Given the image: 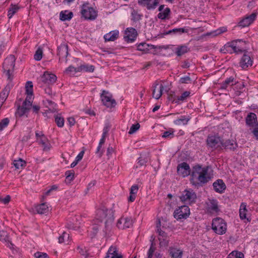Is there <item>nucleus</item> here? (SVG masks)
<instances>
[{"label":"nucleus","mask_w":258,"mask_h":258,"mask_svg":"<svg viewBox=\"0 0 258 258\" xmlns=\"http://www.w3.org/2000/svg\"><path fill=\"white\" fill-rule=\"evenodd\" d=\"M241 46V45H237V46L236 47V49H234L233 52L236 53L244 52L245 51V49L244 48H242Z\"/></svg>","instance_id":"62"},{"label":"nucleus","mask_w":258,"mask_h":258,"mask_svg":"<svg viewBox=\"0 0 258 258\" xmlns=\"http://www.w3.org/2000/svg\"><path fill=\"white\" fill-rule=\"evenodd\" d=\"M119 31L118 30L111 31L104 36L105 41H113L118 37Z\"/></svg>","instance_id":"23"},{"label":"nucleus","mask_w":258,"mask_h":258,"mask_svg":"<svg viewBox=\"0 0 258 258\" xmlns=\"http://www.w3.org/2000/svg\"><path fill=\"white\" fill-rule=\"evenodd\" d=\"M208 208L212 212H217L219 211L217 201L215 199H210Z\"/></svg>","instance_id":"29"},{"label":"nucleus","mask_w":258,"mask_h":258,"mask_svg":"<svg viewBox=\"0 0 258 258\" xmlns=\"http://www.w3.org/2000/svg\"><path fill=\"white\" fill-rule=\"evenodd\" d=\"M81 13L86 20H94L97 17V12L89 6V3L84 4L81 7Z\"/></svg>","instance_id":"5"},{"label":"nucleus","mask_w":258,"mask_h":258,"mask_svg":"<svg viewBox=\"0 0 258 258\" xmlns=\"http://www.w3.org/2000/svg\"><path fill=\"white\" fill-rule=\"evenodd\" d=\"M30 109V108H28L26 106H24L23 104L22 106H19L17 109V114L20 116H22L24 115L26 113H27L28 110Z\"/></svg>","instance_id":"38"},{"label":"nucleus","mask_w":258,"mask_h":258,"mask_svg":"<svg viewBox=\"0 0 258 258\" xmlns=\"http://www.w3.org/2000/svg\"><path fill=\"white\" fill-rule=\"evenodd\" d=\"M221 145L224 148V149L231 151L235 150L237 147V143L233 140H227L225 141L222 140V142H221Z\"/></svg>","instance_id":"17"},{"label":"nucleus","mask_w":258,"mask_h":258,"mask_svg":"<svg viewBox=\"0 0 258 258\" xmlns=\"http://www.w3.org/2000/svg\"><path fill=\"white\" fill-rule=\"evenodd\" d=\"M253 61L248 54L244 53L241 57L239 64L243 69H246L252 64Z\"/></svg>","instance_id":"15"},{"label":"nucleus","mask_w":258,"mask_h":258,"mask_svg":"<svg viewBox=\"0 0 258 258\" xmlns=\"http://www.w3.org/2000/svg\"><path fill=\"white\" fill-rule=\"evenodd\" d=\"M19 9V8L17 5H11V7L8 11V16H9V18H11Z\"/></svg>","instance_id":"39"},{"label":"nucleus","mask_w":258,"mask_h":258,"mask_svg":"<svg viewBox=\"0 0 258 258\" xmlns=\"http://www.w3.org/2000/svg\"><path fill=\"white\" fill-rule=\"evenodd\" d=\"M158 84H156L154 86V89L153 90L152 96L153 97L155 98L156 99H158L160 98L162 94V91L163 90L164 87L161 84L159 87V88L157 90V86Z\"/></svg>","instance_id":"26"},{"label":"nucleus","mask_w":258,"mask_h":258,"mask_svg":"<svg viewBox=\"0 0 258 258\" xmlns=\"http://www.w3.org/2000/svg\"><path fill=\"white\" fill-rule=\"evenodd\" d=\"M256 13H253L249 16H246L242 19L238 23V26L242 28L248 26L255 19Z\"/></svg>","instance_id":"14"},{"label":"nucleus","mask_w":258,"mask_h":258,"mask_svg":"<svg viewBox=\"0 0 258 258\" xmlns=\"http://www.w3.org/2000/svg\"><path fill=\"white\" fill-rule=\"evenodd\" d=\"M133 225V220L131 218L121 217L116 223V226L119 229H124L130 228Z\"/></svg>","instance_id":"12"},{"label":"nucleus","mask_w":258,"mask_h":258,"mask_svg":"<svg viewBox=\"0 0 258 258\" xmlns=\"http://www.w3.org/2000/svg\"><path fill=\"white\" fill-rule=\"evenodd\" d=\"M138 33L134 28H128L125 31L124 38L127 42L134 41L137 36Z\"/></svg>","instance_id":"13"},{"label":"nucleus","mask_w":258,"mask_h":258,"mask_svg":"<svg viewBox=\"0 0 258 258\" xmlns=\"http://www.w3.org/2000/svg\"><path fill=\"white\" fill-rule=\"evenodd\" d=\"M190 215V210L187 206L183 205L178 207L174 212V217L177 220L186 219Z\"/></svg>","instance_id":"8"},{"label":"nucleus","mask_w":258,"mask_h":258,"mask_svg":"<svg viewBox=\"0 0 258 258\" xmlns=\"http://www.w3.org/2000/svg\"><path fill=\"white\" fill-rule=\"evenodd\" d=\"M191 171L189 165L186 162H182L177 166V172L179 175L183 177L190 175Z\"/></svg>","instance_id":"11"},{"label":"nucleus","mask_w":258,"mask_h":258,"mask_svg":"<svg viewBox=\"0 0 258 258\" xmlns=\"http://www.w3.org/2000/svg\"><path fill=\"white\" fill-rule=\"evenodd\" d=\"M169 254L172 258H182L183 252L179 249L170 247L168 250Z\"/></svg>","instance_id":"24"},{"label":"nucleus","mask_w":258,"mask_h":258,"mask_svg":"<svg viewBox=\"0 0 258 258\" xmlns=\"http://www.w3.org/2000/svg\"><path fill=\"white\" fill-rule=\"evenodd\" d=\"M74 171H67L66 172V182L67 183H70L72 181L74 177Z\"/></svg>","instance_id":"43"},{"label":"nucleus","mask_w":258,"mask_h":258,"mask_svg":"<svg viewBox=\"0 0 258 258\" xmlns=\"http://www.w3.org/2000/svg\"><path fill=\"white\" fill-rule=\"evenodd\" d=\"M26 93L28 95H33V84L31 81H28L25 85Z\"/></svg>","instance_id":"42"},{"label":"nucleus","mask_w":258,"mask_h":258,"mask_svg":"<svg viewBox=\"0 0 258 258\" xmlns=\"http://www.w3.org/2000/svg\"><path fill=\"white\" fill-rule=\"evenodd\" d=\"M13 164L16 169H22L26 166V162L25 161L20 158L18 160H14Z\"/></svg>","instance_id":"36"},{"label":"nucleus","mask_w":258,"mask_h":258,"mask_svg":"<svg viewBox=\"0 0 258 258\" xmlns=\"http://www.w3.org/2000/svg\"><path fill=\"white\" fill-rule=\"evenodd\" d=\"M137 49L139 51H143L144 53H147L151 49V45L146 43H141L137 46Z\"/></svg>","instance_id":"35"},{"label":"nucleus","mask_w":258,"mask_h":258,"mask_svg":"<svg viewBox=\"0 0 258 258\" xmlns=\"http://www.w3.org/2000/svg\"><path fill=\"white\" fill-rule=\"evenodd\" d=\"M184 32H187V31L184 28H175V29H173L172 30H169L168 31L164 33V34L167 35V34H171L172 33H184Z\"/></svg>","instance_id":"45"},{"label":"nucleus","mask_w":258,"mask_h":258,"mask_svg":"<svg viewBox=\"0 0 258 258\" xmlns=\"http://www.w3.org/2000/svg\"><path fill=\"white\" fill-rule=\"evenodd\" d=\"M190 95V92L188 91L184 92L180 96H177V99L174 98L172 100V102H174L175 103H178L179 101H184Z\"/></svg>","instance_id":"37"},{"label":"nucleus","mask_w":258,"mask_h":258,"mask_svg":"<svg viewBox=\"0 0 258 258\" xmlns=\"http://www.w3.org/2000/svg\"><path fill=\"white\" fill-rule=\"evenodd\" d=\"M257 120L256 115L254 113H249L245 118L246 124L249 127H253L255 125Z\"/></svg>","instance_id":"20"},{"label":"nucleus","mask_w":258,"mask_h":258,"mask_svg":"<svg viewBox=\"0 0 258 258\" xmlns=\"http://www.w3.org/2000/svg\"><path fill=\"white\" fill-rule=\"evenodd\" d=\"M10 91V88L9 86H7L3 90V91L0 93V108L3 104L4 102L5 101L6 99L7 98L9 92Z\"/></svg>","instance_id":"27"},{"label":"nucleus","mask_w":258,"mask_h":258,"mask_svg":"<svg viewBox=\"0 0 258 258\" xmlns=\"http://www.w3.org/2000/svg\"><path fill=\"white\" fill-rule=\"evenodd\" d=\"M246 205L245 203H242L239 209V216L241 219H246Z\"/></svg>","instance_id":"31"},{"label":"nucleus","mask_w":258,"mask_h":258,"mask_svg":"<svg viewBox=\"0 0 258 258\" xmlns=\"http://www.w3.org/2000/svg\"><path fill=\"white\" fill-rule=\"evenodd\" d=\"M209 168V166L202 167L200 164L194 166L190 174V183L196 186H202L208 182L211 179L208 173Z\"/></svg>","instance_id":"1"},{"label":"nucleus","mask_w":258,"mask_h":258,"mask_svg":"<svg viewBox=\"0 0 258 258\" xmlns=\"http://www.w3.org/2000/svg\"><path fill=\"white\" fill-rule=\"evenodd\" d=\"M179 82L182 84H188L191 82V79L189 76H185L180 79Z\"/></svg>","instance_id":"55"},{"label":"nucleus","mask_w":258,"mask_h":258,"mask_svg":"<svg viewBox=\"0 0 258 258\" xmlns=\"http://www.w3.org/2000/svg\"><path fill=\"white\" fill-rule=\"evenodd\" d=\"M212 228L217 234H223L226 231V224L223 219L216 218L213 220Z\"/></svg>","instance_id":"7"},{"label":"nucleus","mask_w":258,"mask_h":258,"mask_svg":"<svg viewBox=\"0 0 258 258\" xmlns=\"http://www.w3.org/2000/svg\"><path fill=\"white\" fill-rule=\"evenodd\" d=\"M180 201L185 204L191 205L196 202L197 196L192 189H185L179 196Z\"/></svg>","instance_id":"6"},{"label":"nucleus","mask_w":258,"mask_h":258,"mask_svg":"<svg viewBox=\"0 0 258 258\" xmlns=\"http://www.w3.org/2000/svg\"><path fill=\"white\" fill-rule=\"evenodd\" d=\"M160 226V221H159V223L157 224V232L158 233L159 235L161 238H167V234L163 231H162L160 228H159V226Z\"/></svg>","instance_id":"50"},{"label":"nucleus","mask_w":258,"mask_h":258,"mask_svg":"<svg viewBox=\"0 0 258 258\" xmlns=\"http://www.w3.org/2000/svg\"><path fill=\"white\" fill-rule=\"evenodd\" d=\"M190 118L185 116H181L179 119L174 121V123L177 125H185L187 123Z\"/></svg>","instance_id":"34"},{"label":"nucleus","mask_w":258,"mask_h":258,"mask_svg":"<svg viewBox=\"0 0 258 258\" xmlns=\"http://www.w3.org/2000/svg\"><path fill=\"white\" fill-rule=\"evenodd\" d=\"M9 123V119L5 118L2 119L0 122V131H3L4 128L8 126Z\"/></svg>","instance_id":"48"},{"label":"nucleus","mask_w":258,"mask_h":258,"mask_svg":"<svg viewBox=\"0 0 258 258\" xmlns=\"http://www.w3.org/2000/svg\"><path fill=\"white\" fill-rule=\"evenodd\" d=\"M190 48H188L187 45H179L176 48L175 53L177 56H180L185 53L188 52Z\"/></svg>","instance_id":"28"},{"label":"nucleus","mask_w":258,"mask_h":258,"mask_svg":"<svg viewBox=\"0 0 258 258\" xmlns=\"http://www.w3.org/2000/svg\"><path fill=\"white\" fill-rule=\"evenodd\" d=\"M43 51L42 49L40 47H39L35 52V53L34 55V58L35 60L37 61L40 60L42 57Z\"/></svg>","instance_id":"46"},{"label":"nucleus","mask_w":258,"mask_h":258,"mask_svg":"<svg viewBox=\"0 0 258 258\" xmlns=\"http://www.w3.org/2000/svg\"><path fill=\"white\" fill-rule=\"evenodd\" d=\"M227 31V28L225 27H222L220 28L219 29H218L216 30L214 33H215V35L221 34L224 32H225Z\"/></svg>","instance_id":"59"},{"label":"nucleus","mask_w":258,"mask_h":258,"mask_svg":"<svg viewBox=\"0 0 258 258\" xmlns=\"http://www.w3.org/2000/svg\"><path fill=\"white\" fill-rule=\"evenodd\" d=\"M66 236H68V237H69V234H68L66 232H63L62 233V234L58 237V242L59 243H62L64 241V237Z\"/></svg>","instance_id":"63"},{"label":"nucleus","mask_w":258,"mask_h":258,"mask_svg":"<svg viewBox=\"0 0 258 258\" xmlns=\"http://www.w3.org/2000/svg\"><path fill=\"white\" fill-rule=\"evenodd\" d=\"M11 200V197L7 195L5 198H3L0 197V202L3 203L4 204H8Z\"/></svg>","instance_id":"60"},{"label":"nucleus","mask_w":258,"mask_h":258,"mask_svg":"<svg viewBox=\"0 0 258 258\" xmlns=\"http://www.w3.org/2000/svg\"><path fill=\"white\" fill-rule=\"evenodd\" d=\"M132 18V20L134 22L139 21L142 17V15L140 14L137 11L133 10L131 13Z\"/></svg>","instance_id":"44"},{"label":"nucleus","mask_w":258,"mask_h":258,"mask_svg":"<svg viewBox=\"0 0 258 258\" xmlns=\"http://www.w3.org/2000/svg\"><path fill=\"white\" fill-rule=\"evenodd\" d=\"M116 246H111L108 249L105 258H122L121 254L118 253Z\"/></svg>","instance_id":"18"},{"label":"nucleus","mask_w":258,"mask_h":258,"mask_svg":"<svg viewBox=\"0 0 258 258\" xmlns=\"http://www.w3.org/2000/svg\"><path fill=\"white\" fill-rule=\"evenodd\" d=\"M148 159L147 158L143 156L140 157L138 159V164L140 165V166H144L146 165V163L147 162Z\"/></svg>","instance_id":"54"},{"label":"nucleus","mask_w":258,"mask_h":258,"mask_svg":"<svg viewBox=\"0 0 258 258\" xmlns=\"http://www.w3.org/2000/svg\"><path fill=\"white\" fill-rule=\"evenodd\" d=\"M81 70H84L87 72H92L94 70V67L93 66H82L81 67Z\"/></svg>","instance_id":"57"},{"label":"nucleus","mask_w":258,"mask_h":258,"mask_svg":"<svg viewBox=\"0 0 258 258\" xmlns=\"http://www.w3.org/2000/svg\"><path fill=\"white\" fill-rule=\"evenodd\" d=\"M154 243L153 241L151 242L150 247L148 252V257L147 258H152L154 252L156 249V247L154 246Z\"/></svg>","instance_id":"49"},{"label":"nucleus","mask_w":258,"mask_h":258,"mask_svg":"<svg viewBox=\"0 0 258 258\" xmlns=\"http://www.w3.org/2000/svg\"><path fill=\"white\" fill-rule=\"evenodd\" d=\"M58 53L57 54L59 56V60L61 59L67 57L68 55V46L66 44H61L58 47Z\"/></svg>","instance_id":"21"},{"label":"nucleus","mask_w":258,"mask_h":258,"mask_svg":"<svg viewBox=\"0 0 258 258\" xmlns=\"http://www.w3.org/2000/svg\"><path fill=\"white\" fill-rule=\"evenodd\" d=\"M221 139L216 136L208 137L207 140V144L212 148L215 147L217 145L219 146V143L221 144Z\"/></svg>","instance_id":"22"},{"label":"nucleus","mask_w":258,"mask_h":258,"mask_svg":"<svg viewBox=\"0 0 258 258\" xmlns=\"http://www.w3.org/2000/svg\"><path fill=\"white\" fill-rule=\"evenodd\" d=\"M48 207L45 203H42L38 205L36 208V211L38 214H43L46 213L48 211Z\"/></svg>","instance_id":"32"},{"label":"nucleus","mask_w":258,"mask_h":258,"mask_svg":"<svg viewBox=\"0 0 258 258\" xmlns=\"http://www.w3.org/2000/svg\"><path fill=\"white\" fill-rule=\"evenodd\" d=\"M56 78L55 75L45 72L38 79V84L40 87L49 86L55 82Z\"/></svg>","instance_id":"4"},{"label":"nucleus","mask_w":258,"mask_h":258,"mask_svg":"<svg viewBox=\"0 0 258 258\" xmlns=\"http://www.w3.org/2000/svg\"><path fill=\"white\" fill-rule=\"evenodd\" d=\"M55 120L58 127H62L63 126L64 119L63 118L56 116Z\"/></svg>","instance_id":"52"},{"label":"nucleus","mask_w":258,"mask_h":258,"mask_svg":"<svg viewBox=\"0 0 258 258\" xmlns=\"http://www.w3.org/2000/svg\"><path fill=\"white\" fill-rule=\"evenodd\" d=\"M139 189V187L137 185H133L130 190V194L136 195Z\"/></svg>","instance_id":"61"},{"label":"nucleus","mask_w":258,"mask_h":258,"mask_svg":"<svg viewBox=\"0 0 258 258\" xmlns=\"http://www.w3.org/2000/svg\"><path fill=\"white\" fill-rule=\"evenodd\" d=\"M32 95H30L27 96L25 100L23 103V104L24 106H26L28 108H30V106H32Z\"/></svg>","instance_id":"47"},{"label":"nucleus","mask_w":258,"mask_h":258,"mask_svg":"<svg viewBox=\"0 0 258 258\" xmlns=\"http://www.w3.org/2000/svg\"><path fill=\"white\" fill-rule=\"evenodd\" d=\"M140 127V125L138 123H137V124H133L130 128V130L128 132V134L130 135L133 134L137 130H138L139 129Z\"/></svg>","instance_id":"51"},{"label":"nucleus","mask_w":258,"mask_h":258,"mask_svg":"<svg viewBox=\"0 0 258 258\" xmlns=\"http://www.w3.org/2000/svg\"><path fill=\"white\" fill-rule=\"evenodd\" d=\"M79 70H77V69L73 66H70L66 70V73L67 74L71 75L72 73L77 72Z\"/></svg>","instance_id":"58"},{"label":"nucleus","mask_w":258,"mask_h":258,"mask_svg":"<svg viewBox=\"0 0 258 258\" xmlns=\"http://www.w3.org/2000/svg\"><path fill=\"white\" fill-rule=\"evenodd\" d=\"M228 258H244V254L240 251H233L228 255Z\"/></svg>","instance_id":"41"},{"label":"nucleus","mask_w":258,"mask_h":258,"mask_svg":"<svg viewBox=\"0 0 258 258\" xmlns=\"http://www.w3.org/2000/svg\"><path fill=\"white\" fill-rule=\"evenodd\" d=\"M242 42V43H245V42H243L241 40H236L235 41H233L231 42L228 43L226 44H225L223 48L221 49V51L223 52V53H226V52H230V53H232V51H231L230 50V48H231L233 50V51L236 49V47L237 46V42Z\"/></svg>","instance_id":"16"},{"label":"nucleus","mask_w":258,"mask_h":258,"mask_svg":"<svg viewBox=\"0 0 258 258\" xmlns=\"http://www.w3.org/2000/svg\"><path fill=\"white\" fill-rule=\"evenodd\" d=\"M160 0H138L139 5L145 7L147 10L155 9L159 4Z\"/></svg>","instance_id":"10"},{"label":"nucleus","mask_w":258,"mask_h":258,"mask_svg":"<svg viewBox=\"0 0 258 258\" xmlns=\"http://www.w3.org/2000/svg\"><path fill=\"white\" fill-rule=\"evenodd\" d=\"M252 133L253 134L256 139L258 140V123L255 124V128L253 130Z\"/></svg>","instance_id":"64"},{"label":"nucleus","mask_w":258,"mask_h":258,"mask_svg":"<svg viewBox=\"0 0 258 258\" xmlns=\"http://www.w3.org/2000/svg\"><path fill=\"white\" fill-rule=\"evenodd\" d=\"M95 220L98 222H104L105 226L104 232L107 234L112 227L114 220L113 211L104 206H101L96 211Z\"/></svg>","instance_id":"2"},{"label":"nucleus","mask_w":258,"mask_h":258,"mask_svg":"<svg viewBox=\"0 0 258 258\" xmlns=\"http://www.w3.org/2000/svg\"><path fill=\"white\" fill-rule=\"evenodd\" d=\"M170 9L169 8H165L163 11L160 12L157 17L159 19L161 20H165L168 19V17L170 13Z\"/></svg>","instance_id":"33"},{"label":"nucleus","mask_w":258,"mask_h":258,"mask_svg":"<svg viewBox=\"0 0 258 258\" xmlns=\"http://www.w3.org/2000/svg\"><path fill=\"white\" fill-rule=\"evenodd\" d=\"M34 256L36 258H49L47 253L39 251L35 253Z\"/></svg>","instance_id":"53"},{"label":"nucleus","mask_w":258,"mask_h":258,"mask_svg":"<svg viewBox=\"0 0 258 258\" xmlns=\"http://www.w3.org/2000/svg\"><path fill=\"white\" fill-rule=\"evenodd\" d=\"M109 94L108 92L103 90L101 94V98L102 102L105 106L107 107H112L115 106V100L111 98V95H107Z\"/></svg>","instance_id":"9"},{"label":"nucleus","mask_w":258,"mask_h":258,"mask_svg":"<svg viewBox=\"0 0 258 258\" xmlns=\"http://www.w3.org/2000/svg\"><path fill=\"white\" fill-rule=\"evenodd\" d=\"M234 78L232 77H230L227 79H226L225 81L223 82L220 86V88L221 89H226L228 85H230L231 83H233L234 81Z\"/></svg>","instance_id":"40"},{"label":"nucleus","mask_w":258,"mask_h":258,"mask_svg":"<svg viewBox=\"0 0 258 258\" xmlns=\"http://www.w3.org/2000/svg\"><path fill=\"white\" fill-rule=\"evenodd\" d=\"M173 136H174V135H173V131H166L163 133V134L162 135V137L165 138H171L173 137Z\"/></svg>","instance_id":"56"},{"label":"nucleus","mask_w":258,"mask_h":258,"mask_svg":"<svg viewBox=\"0 0 258 258\" xmlns=\"http://www.w3.org/2000/svg\"><path fill=\"white\" fill-rule=\"evenodd\" d=\"M215 190L219 193H222L226 189V185L222 179H218L213 184Z\"/></svg>","instance_id":"19"},{"label":"nucleus","mask_w":258,"mask_h":258,"mask_svg":"<svg viewBox=\"0 0 258 258\" xmlns=\"http://www.w3.org/2000/svg\"><path fill=\"white\" fill-rule=\"evenodd\" d=\"M16 58L13 55H10L7 57L4 60L3 68L8 79L11 81L12 79V75L14 70L15 62Z\"/></svg>","instance_id":"3"},{"label":"nucleus","mask_w":258,"mask_h":258,"mask_svg":"<svg viewBox=\"0 0 258 258\" xmlns=\"http://www.w3.org/2000/svg\"><path fill=\"white\" fill-rule=\"evenodd\" d=\"M41 136L42 138L39 140V144L42 146L44 151H48L50 149L51 145L45 135H41Z\"/></svg>","instance_id":"25"},{"label":"nucleus","mask_w":258,"mask_h":258,"mask_svg":"<svg viewBox=\"0 0 258 258\" xmlns=\"http://www.w3.org/2000/svg\"><path fill=\"white\" fill-rule=\"evenodd\" d=\"M73 14L72 12H68L67 11L63 12H61L60 13L59 17L61 21H66V20H70L72 19L73 17Z\"/></svg>","instance_id":"30"}]
</instances>
